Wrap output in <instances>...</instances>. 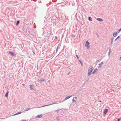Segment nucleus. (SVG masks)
<instances>
[{
  "mask_svg": "<svg viewBox=\"0 0 121 121\" xmlns=\"http://www.w3.org/2000/svg\"><path fill=\"white\" fill-rule=\"evenodd\" d=\"M94 69V68L92 66H90L88 69V74L89 76L90 75Z\"/></svg>",
  "mask_w": 121,
  "mask_h": 121,
  "instance_id": "nucleus-1",
  "label": "nucleus"
},
{
  "mask_svg": "<svg viewBox=\"0 0 121 121\" xmlns=\"http://www.w3.org/2000/svg\"><path fill=\"white\" fill-rule=\"evenodd\" d=\"M90 43L87 41H86L85 46L87 49L89 50L90 49Z\"/></svg>",
  "mask_w": 121,
  "mask_h": 121,
  "instance_id": "nucleus-2",
  "label": "nucleus"
},
{
  "mask_svg": "<svg viewBox=\"0 0 121 121\" xmlns=\"http://www.w3.org/2000/svg\"><path fill=\"white\" fill-rule=\"evenodd\" d=\"M77 100V98L76 96L74 97L72 99V101L74 103H76Z\"/></svg>",
  "mask_w": 121,
  "mask_h": 121,
  "instance_id": "nucleus-3",
  "label": "nucleus"
},
{
  "mask_svg": "<svg viewBox=\"0 0 121 121\" xmlns=\"http://www.w3.org/2000/svg\"><path fill=\"white\" fill-rule=\"evenodd\" d=\"M103 62H101L98 65V68H100L102 67V65L103 64Z\"/></svg>",
  "mask_w": 121,
  "mask_h": 121,
  "instance_id": "nucleus-4",
  "label": "nucleus"
},
{
  "mask_svg": "<svg viewBox=\"0 0 121 121\" xmlns=\"http://www.w3.org/2000/svg\"><path fill=\"white\" fill-rule=\"evenodd\" d=\"M58 104V103H56V102H53V103H52V104H50L48 105H44V106H42L41 107H43L47 106H48L50 105H53V104Z\"/></svg>",
  "mask_w": 121,
  "mask_h": 121,
  "instance_id": "nucleus-5",
  "label": "nucleus"
},
{
  "mask_svg": "<svg viewBox=\"0 0 121 121\" xmlns=\"http://www.w3.org/2000/svg\"><path fill=\"white\" fill-rule=\"evenodd\" d=\"M98 70L97 68H95L94 69V71L92 72V74H94L95 73H97V71Z\"/></svg>",
  "mask_w": 121,
  "mask_h": 121,
  "instance_id": "nucleus-6",
  "label": "nucleus"
},
{
  "mask_svg": "<svg viewBox=\"0 0 121 121\" xmlns=\"http://www.w3.org/2000/svg\"><path fill=\"white\" fill-rule=\"evenodd\" d=\"M72 96V95H71L69 96H68L67 95H66V97L65 99V100H66L69 99L70 97H71Z\"/></svg>",
  "mask_w": 121,
  "mask_h": 121,
  "instance_id": "nucleus-7",
  "label": "nucleus"
},
{
  "mask_svg": "<svg viewBox=\"0 0 121 121\" xmlns=\"http://www.w3.org/2000/svg\"><path fill=\"white\" fill-rule=\"evenodd\" d=\"M29 86L30 87V89L31 90H34V86L33 85H30Z\"/></svg>",
  "mask_w": 121,
  "mask_h": 121,
  "instance_id": "nucleus-8",
  "label": "nucleus"
},
{
  "mask_svg": "<svg viewBox=\"0 0 121 121\" xmlns=\"http://www.w3.org/2000/svg\"><path fill=\"white\" fill-rule=\"evenodd\" d=\"M42 117V114L38 115L35 117L36 118H40Z\"/></svg>",
  "mask_w": 121,
  "mask_h": 121,
  "instance_id": "nucleus-9",
  "label": "nucleus"
},
{
  "mask_svg": "<svg viewBox=\"0 0 121 121\" xmlns=\"http://www.w3.org/2000/svg\"><path fill=\"white\" fill-rule=\"evenodd\" d=\"M9 52V53L11 54V55L12 56H16V54L13 52L10 51Z\"/></svg>",
  "mask_w": 121,
  "mask_h": 121,
  "instance_id": "nucleus-10",
  "label": "nucleus"
},
{
  "mask_svg": "<svg viewBox=\"0 0 121 121\" xmlns=\"http://www.w3.org/2000/svg\"><path fill=\"white\" fill-rule=\"evenodd\" d=\"M108 110L107 109H104V112L103 113L104 114H105L107 113V112H108Z\"/></svg>",
  "mask_w": 121,
  "mask_h": 121,
  "instance_id": "nucleus-11",
  "label": "nucleus"
},
{
  "mask_svg": "<svg viewBox=\"0 0 121 121\" xmlns=\"http://www.w3.org/2000/svg\"><path fill=\"white\" fill-rule=\"evenodd\" d=\"M97 20L99 21L103 22V19L100 18H97Z\"/></svg>",
  "mask_w": 121,
  "mask_h": 121,
  "instance_id": "nucleus-12",
  "label": "nucleus"
},
{
  "mask_svg": "<svg viewBox=\"0 0 121 121\" xmlns=\"http://www.w3.org/2000/svg\"><path fill=\"white\" fill-rule=\"evenodd\" d=\"M117 35V32H114L113 33V35L114 37H116Z\"/></svg>",
  "mask_w": 121,
  "mask_h": 121,
  "instance_id": "nucleus-13",
  "label": "nucleus"
},
{
  "mask_svg": "<svg viewBox=\"0 0 121 121\" xmlns=\"http://www.w3.org/2000/svg\"><path fill=\"white\" fill-rule=\"evenodd\" d=\"M59 44L58 45V46H57V47L56 49V53L58 51V49L59 48Z\"/></svg>",
  "mask_w": 121,
  "mask_h": 121,
  "instance_id": "nucleus-14",
  "label": "nucleus"
},
{
  "mask_svg": "<svg viewBox=\"0 0 121 121\" xmlns=\"http://www.w3.org/2000/svg\"><path fill=\"white\" fill-rule=\"evenodd\" d=\"M114 39V38L113 37H112L111 38V44H112V42L113 41V40Z\"/></svg>",
  "mask_w": 121,
  "mask_h": 121,
  "instance_id": "nucleus-15",
  "label": "nucleus"
},
{
  "mask_svg": "<svg viewBox=\"0 0 121 121\" xmlns=\"http://www.w3.org/2000/svg\"><path fill=\"white\" fill-rule=\"evenodd\" d=\"M21 112H17V113H16L14 114V116L16 115H17L18 114H21Z\"/></svg>",
  "mask_w": 121,
  "mask_h": 121,
  "instance_id": "nucleus-16",
  "label": "nucleus"
},
{
  "mask_svg": "<svg viewBox=\"0 0 121 121\" xmlns=\"http://www.w3.org/2000/svg\"><path fill=\"white\" fill-rule=\"evenodd\" d=\"M30 108H26L25 110V111H28V110H30Z\"/></svg>",
  "mask_w": 121,
  "mask_h": 121,
  "instance_id": "nucleus-17",
  "label": "nucleus"
},
{
  "mask_svg": "<svg viewBox=\"0 0 121 121\" xmlns=\"http://www.w3.org/2000/svg\"><path fill=\"white\" fill-rule=\"evenodd\" d=\"M8 91H7L5 95V96L6 97L8 95Z\"/></svg>",
  "mask_w": 121,
  "mask_h": 121,
  "instance_id": "nucleus-18",
  "label": "nucleus"
},
{
  "mask_svg": "<svg viewBox=\"0 0 121 121\" xmlns=\"http://www.w3.org/2000/svg\"><path fill=\"white\" fill-rule=\"evenodd\" d=\"M56 119L58 121H59V118L58 116H57L56 117Z\"/></svg>",
  "mask_w": 121,
  "mask_h": 121,
  "instance_id": "nucleus-19",
  "label": "nucleus"
},
{
  "mask_svg": "<svg viewBox=\"0 0 121 121\" xmlns=\"http://www.w3.org/2000/svg\"><path fill=\"white\" fill-rule=\"evenodd\" d=\"M89 20V21H92V19L91 17H89L88 18Z\"/></svg>",
  "mask_w": 121,
  "mask_h": 121,
  "instance_id": "nucleus-20",
  "label": "nucleus"
},
{
  "mask_svg": "<svg viewBox=\"0 0 121 121\" xmlns=\"http://www.w3.org/2000/svg\"><path fill=\"white\" fill-rule=\"evenodd\" d=\"M111 51V50L110 49L109 50V51L108 53V55L109 56L110 54V52Z\"/></svg>",
  "mask_w": 121,
  "mask_h": 121,
  "instance_id": "nucleus-21",
  "label": "nucleus"
},
{
  "mask_svg": "<svg viewBox=\"0 0 121 121\" xmlns=\"http://www.w3.org/2000/svg\"><path fill=\"white\" fill-rule=\"evenodd\" d=\"M60 110V109H58L56 111H56L57 112V113H58L59 112V111Z\"/></svg>",
  "mask_w": 121,
  "mask_h": 121,
  "instance_id": "nucleus-22",
  "label": "nucleus"
},
{
  "mask_svg": "<svg viewBox=\"0 0 121 121\" xmlns=\"http://www.w3.org/2000/svg\"><path fill=\"white\" fill-rule=\"evenodd\" d=\"M19 22V21H18L17 22V23L16 24V25H17V24H18Z\"/></svg>",
  "mask_w": 121,
  "mask_h": 121,
  "instance_id": "nucleus-23",
  "label": "nucleus"
},
{
  "mask_svg": "<svg viewBox=\"0 0 121 121\" xmlns=\"http://www.w3.org/2000/svg\"><path fill=\"white\" fill-rule=\"evenodd\" d=\"M121 29L117 31V33H119L120 31H121Z\"/></svg>",
  "mask_w": 121,
  "mask_h": 121,
  "instance_id": "nucleus-24",
  "label": "nucleus"
},
{
  "mask_svg": "<svg viewBox=\"0 0 121 121\" xmlns=\"http://www.w3.org/2000/svg\"><path fill=\"white\" fill-rule=\"evenodd\" d=\"M78 61L80 62V63H82V62L81 60H78Z\"/></svg>",
  "mask_w": 121,
  "mask_h": 121,
  "instance_id": "nucleus-25",
  "label": "nucleus"
},
{
  "mask_svg": "<svg viewBox=\"0 0 121 121\" xmlns=\"http://www.w3.org/2000/svg\"><path fill=\"white\" fill-rule=\"evenodd\" d=\"M76 56L77 57V58L78 59L79 58V57L78 56V55H77V54H76Z\"/></svg>",
  "mask_w": 121,
  "mask_h": 121,
  "instance_id": "nucleus-26",
  "label": "nucleus"
},
{
  "mask_svg": "<svg viewBox=\"0 0 121 121\" xmlns=\"http://www.w3.org/2000/svg\"><path fill=\"white\" fill-rule=\"evenodd\" d=\"M119 36H118L117 37V38H116V39H115V41H116V40L118 38H119Z\"/></svg>",
  "mask_w": 121,
  "mask_h": 121,
  "instance_id": "nucleus-27",
  "label": "nucleus"
},
{
  "mask_svg": "<svg viewBox=\"0 0 121 121\" xmlns=\"http://www.w3.org/2000/svg\"><path fill=\"white\" fill-rule=\"evenodd\" d=\"M44 81V79H43L42 80H41V81Z\"/></svg>",
  "mask_w": 121,
  "mask_h": 121,
  "instance_id": "nucleus-28",
  "label": "nucleus"
},
{
  "mask_svg": "<svg viewBox=\"0 0 121 121\" xmlns=\"http://www.w3.org/2000/svg\"><path fill=\"white\" fill-rule=\"evenodd\" d=\"M101 60L100 59H99L98 60V61L97 62H99Z\"/></svg>",
  "mask_w": 121,
  "mask_h": 121,
  "instance_id": "nucleus-29",
  "label": "nucleus"
},
{
  "mask_svg": "<svg viewBox=\"0 0 121 121\" xmlns=\"http://www.w3.org/2000/svg\"><path fill=\"white\" fill-rule=\"evenodd\" d=\"M81 65H82V66H83V63H82V62L81 63Z\"/></svg>",
  "mask_w": 121,
  "mask_h": 121,
  "instance_id": "nucleus-30",
  "label": "nucleus"
},
{
  "mask_svg": "<svg viewBox=\"0 0 121 121\" xmlns=\"http://www.w3.org/2000/svg\"><path fill=\"white\" fill-rule=\"evenodd\" d=\"M119 60H121V56Z\"/></svg>",
  "mask_w": 121,
  "mask_h": 121,
  "instance_id": "nucleus-31",
  "label": "nucleus"
},
{
  "mask_svg": "<svg viewBox=\"0 0 121 121\" xmlns=\"http://www.w3.org/2000/svg\"><path fill=\"white\" fill-rule=\"evenodd\" d=\"M120 119H118V120L117 121H119Z\"/></svg>",
  "mask_w": 121,
  "mask_h": 121,
  "instance_id": "nucleus-32",
  "label": "nucleus"
},
{
  "mask_svg": "<svg viewBox=\"0 0 121 121\" xmlns=\"http://www.w3.org/2000/svg\"><path fill=\"white\" fill-rule=\"evenodd\" d=\"M97 36H99V35L97 34Z\"/></svg>",
  "mask_w": 121,
  "mask_h": 121,
  "instance_id": "nucleus-33",
  "label": "nucleus"
},
{
  "mask_svg": "<svg viewBox=\"0 0 121 121\" xmlns=\"http://www.w3.org/2000/svg\"><path fill=\"white\" fill-rule=\"evenodd\" d=\"M22 85L23 86H24V84H22Z\"/></svg>",
  "mask_w": 121,
  "mask_h": 121,
  "instance_id": "nucleus-34",
  "label": "nucleus"
},
{
  "mask_svg": "<svg viewBox=\"0 0 121 121\" xmlns=\"http://www.w3.org/2000/svg\"><path fill=\"white\" fill-rule=\"evenodd\" d=\"M56 39H57V37H56Z\"/></svg>",
  "mask_w": 121,
  "mask_h": 121,
  "instance_id": "nucleus-35",
  "label": "nucleus"
}]
</instances>
